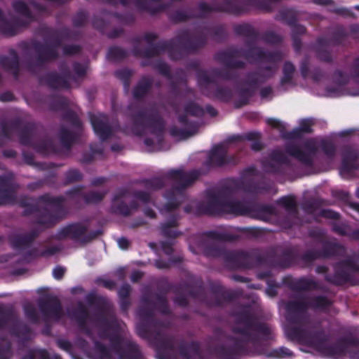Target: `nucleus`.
I'll return each instance as SVG.
<instances>
[{"instance_id":"obj_35","label":"nucleus","mask_w":359,"mask_h":359,"mask_svg":"<svg viewBox=\"0 0 359 359\" xmlns=\"http://www.w3.org/2000/svg\"><path fill=\"white\" fill-rule=\"evenodd\" d=\"M62 119L69 123L76 128L81 129L82 123L77 114L72 109H65L62 115Z\"/></svg>"},{"instance_id":"obj_7","label":"nucleus","mask_w":359,"mask_h":359,"mask_svg":"<svg viewBox=\"0 0 359 359\" xmlns=\"http://www.w3.org/2000/svg\"><path fill=\"white\" fill-rule=\"evenodd\" d=\"M62 46V40L56 37L51 43H42L37 40L31 42L34 51L33 60L27 62V69L34 72L36 68L43 67L46 64L59 58L58 48Z\"/></svg>"},{"instance_id":"obj_14","label":"nucleus","mask_w":359,"mask_h":359,"mask_svg":"<svg viewBox=\"0 0 359 359\" xmlns=\"http://www.w3.org/2000/svg\"><path fill=\"white\" fill-rule=\"evenodd\" d=\"M19 186L14 182V175L9 172L0 175V205L13 204L16 201V191Z\"/></svg>"},{"instance_id":"obj_38","label":"nucleus","mask_w":359,"mask_h":359,"mask_svg":"<svg viewBox=\"0 0 359 359\" xmlns=\"http://www.w3.org/2000/svg\"><path fill=\"white\" fill-rule=\"evenodd\" d=\"M115 76L122 81L126 90L129 88L130 84V79L133 72L127 68L118 69L114 73Z\"/></svg>"},{"instance_id":"obj_56","label":"nucleus","mask_w":359,"mask_h":359,"mask_svg":"<svg viewBox=\"0 0 359 359\" xmlns=\"http://www.w3.org/2000/svg\"><path fill=\"white\" fill-rule=\"evenodd\" d=\"M59 69L61 72L62 76L66 78L67 81L69 79L76 80V76L72 75L69 68L65 63H62L59 66Z\"/></svg>"},{"instance_id":"obj_21","label":"nucleus","mask_w":359,"mask_h":359,"mask_svg":"<svg viewBox=\"0 0 359 359\" xmlns=\"http://www.w3.org/2000/svg\"><path fill=\"white\" fill-rule=\"evenodd\" d=\"M139 208L138 203L133 200L129 204L125 201H111V212L123 217H129Z\"/></svg>"},{"instance_id":"obj_18","label":"nucleus","mask_w":359,"mask_h":359,"mask_svg":"<svg viewBox=\"0 0 359 359\" xmlns=\"http://www.w3.org/2000/svg\"><path fill=\"white\" fill-rule=\"evenodd\" d=\"M177 351L183 359H191L201 357V344L196 341H186L182 339L179 341Z\"/></svg>"},{"instance_id":"obj_23","label":"nucleus","mask_w":359,"mask_h":359,"mask_svg":"<svg viewBox=\"0 0 359 359\" xmlns=\"http://www.w3.org/2000/svg\"><path fill=\"white\" fill-rule=\"evenodd\" d=\"M36 130V126L34 123H27L22 127L20 126L18 133L19 142L24 146L32 147L34 142V135Z\"/></svg>"},{"instance_id":"obj_11","label":"nucleus","mask_w":359,"mask_h":359,"mask_svg":"<svg viewBox=\"0 0 359 359\" xmlns=\"http://www.w3.org/2000/svg\"><path fill=\"white\" fill-rule=\"evenodd\" d=\"M160 329L150 331L149 337L142 338L147 340L155 348L158 359H177L173 354L175 347L172 339L165 336Z\"/></svg>"},{"instance_id":"obj_46","label":"nucleus","mask_w":359,"mask_h":359,"mask_svg":"<svg viewBox=\"0 0 359 359\" xmlns=\"http://www.w3.org/2000/svg\"><path fill=\"white\" fill-rule=\"evenodd\" d=\"M92 25L93 28L99 31L100 33L105 34L109 26V23L100 17L94 16L92 21Z\"/></svg>"},{"instance_id":"obj_12","label":"nucleus","mask_w":359,"mask_h":359,"mask_svg":"<svg viewBox=\"0 0 359 359\" xmlns=\"http://www.w3.org/2000/svg\"><path fill=\"white\" fill-rule=\"evenodd\" d=\"M83 185L74 187L65 191L67 198L72 201L76 206L81 205L82 201L86 204H97L101 202L107 194V191L100 192L90 191L88 193H83Z\"/></svg>"},{"instance_id":"obj_32","label":"nucleus","mask_w":359,"mask_h":359,"mask_svg":"<svg viewBox=\"0 0 359 359\" xmlns=\"http://www.w3.org/2000/svg\"><path fill=\"white\" fill-rule=\"evenodd\" d=\"M49 106L53 111H65L69 107V100L64 96L52 95Z\"/></svg>"},{"instance_id":"obj_4","label":"nucleus","mask_w":359,"mask_h":359,"mask_svg":"<svg viewBox=\"0 0 359 359\" xmlns=\"http://www.w3.org/2000/svg\"><path fill=\"white\" fill-rule=\"evenodd\" d=\"M165 177L174 183L164 194L168 200L165 208L168 211H173L178 208L186 198V189L191 186L199 177V170H192L188 172L182 169H172Z\"/></svg>"},{"instance_id":"obj_39","label":"nucleus","mask_w":359,"mask_h":359,"mask_svg":"<svg viewBox=\"0 0 359 359\" xmlns=\"http://www.w3.org/2000/svg\"><path fill=\"white\" fill-rule=\"evenodd\" d=\"M23 310L26 318L32 323H38L39 321V316L34 306L27 302L23 305Z\"/></svg>"},{"instance_id":"obj_57","label":"nucleus","mask_w":359,"mask_h":359,"mask_svg":"<svg viewBox=\"0 0 359 359\" xmlns=\"http://www.w3.org/2000/svg\"><path fill=\"white\" fill-rule=\"evenodd\" d=\"M39 250L36 248H32L31 250L26 252L24 255V259L27 262H29L31 259H34L38 257H41L40 255Z\"/></svg>"},{"instance_id":"obj_31","label":"nucleus","mask_w":359,"mask_h":359,"mask_svg":"<svg viewBox=\"0 0 359 359\" xmlns=\"http://www.w3.org/2000/svg\"><path fill=\"white\" fill-rule=\"evenodd\" d=\"M144 188L150 191H158L162 189L165 182L163 178L159 177H155L150 179H143L140 181Z\"/></svg>"},{"instance_id":"obj_6","label":"nucleus","mask_w":359,"mask_h":359,"mask_svg":"<svg viewBox=\"0 0 359 359\" xmlns=\"http://www.w3.org/2000/svg\"><path fill=\"white\" fill-rule=\"evenodd\" d=\"M173 109L177 116L178 122L184 128H180L177 126H172L169 129L170 135L178 140H185L197 134L199 125L196 121H190L188 116L196 117L201 116L202 107L194 101H189L184 104L182 113L177 105H175Z\"/></svg>"},{"instance_id":"obj_1","label":"nucleus","mask_w":359,"mask_h":359,"mask_svg":"<svg viewBox=\"0 0 359 359\" xmlns=\"http://www.w3.org/2000/svg\"><path fill=\"white\" fill-rule=\"evenodd\" d=\"M140 41V37L133 39L135 44L132 51L135 57L144 58L158 56L162 52L167 51L171 60L178 61L202 47V36H196L188 30H182L170 40L160 41L144 49L139 46Z\"/></svg>"},{"instance_id":"obj_58","label":"nucleus","mask_w":359,"mask_h":359,"mask_svg":"<svg viewBox=\"0 0 359 359\" xmlns=\"http://www.w3.org/2000/svg\"><path fill=\"white\" fill-rule=\"evenodd\" d=\"M12 351L10 345L0 344V359H11Z\"/></svg>"},{"instance_id":"obj_5","label":"nucleus","mask_w":359,"mask_h":359,"mask_svg":"<svg viewBox=\"0 0 359 359\" xmlns=\"http://www.w3.org/2000/svg\"><path fill=\"white\" fill-rule=\"evenodd\" d=\"M133 123V133L137 136H143L146 130L149 129L151 134L155 135L159 142L163 140L165 122L155 107L142 109L129 115Z\"/></svg>"},{"instance_id":"obj_61","label":"nucleus","mask_w":359,"mask_h":359,"mask_svg":"<svg viewBox=\"0 0 359 359\" xmlns=\"http://www.w3.org/2000/svg\"><path fill=\"white\" fill-rule=\"evenodd\" d=\"M60 251V248L57 246H51L49 247L40 252V255L41 257H46L49 256H53L55 254L59 252Z\"/></svg>"},{"instance_id":"obj_34","label":"nucleus","mask_w":359,"mask_h":359,"mask_svg":"<svg viewBox=\"0 0 359 359\" xmlns=\"http://www.w3.org/2000/svg\"><path fill=\"white\" fill-rule=\"evenodd\" d=\"M314 149V146L312 144L309 143L301 149H295L290 151V154L299 158L300 161L308 162L309 156L313 153Z\"/></svg>"},{"instance_id":"obj_16","label":"nucleus","mask_w":359,"mask_h":359,"mask_svg":"<svg viewBox=\"0 0 359 359\" xmlns=\"http://www.w3.org/2000/svg\"><path fill=\"white\" fill-rule=\"evenodd\" d=\"M130 1H133L135 8L140 12H146L151 16H156V15L165 11L168 5L167 4H160L154 6L147 0H118V4L123 6H128Z\"/></svg>"},{"instance_id":"obj_50","label":"nucleus","mask_w":359,"mask_h":359,"mask_svg":"<svg viewBox=\"0 0 359 359\" xmlns=\"http://www.w3.org/2000/svg\"><path fill=\"white\" fill-rule=\"evenodd\" d=\"M184 210L187 213H193L197 216L202 215V201L197 202L196 206L193 204H188L184 206Z\"/></svg>"},{"instance_id":"obj_20","label":"nucleus","mask_w":359,"mask_h":359,"mask_svg":"<svg viewBox=\"0 0 359 359\" xmlns=\"http://www.w3.org/2000/svg\"><path fill=\"white\" fill-rule=\"evenodd\" d=\"M71 316L76 321L81 330L88 336L91 334V331L87 323L90 317L89 311L82 302L78 303L76 308L72 311Z\"/></svg>"},{"instance_id":"obj_53","label":"nucleus","mask_w":359,"mask_h":359,"mask_svg":"<svg viewBox=\"0 0 359 359\" xmlns=\"http://www.w3.org/2000/svg\"><path fill=\"white\" fill-rule=\"evenodd\" d=\"M61 38L65 39H76L79 36L78 32H73L67 27L61 29L59 32Z\"/></svg>"},{"instance_id":"obj_42","label":"nucleus","mask_w":359,"mask_h":359,"mask_svg":"<svg viewBox=\"0 0 359 359\" xmlns=\"http://www.w3.org/2000/svg\"><path fill=\"white\" fill-rule=\"evenodd\" d=\"M23 357L25 359H50V354L46 349H31Z\"/></svg>"},{"instance_id":"obj_28","label":"nucleus","mask_w":359,"mask_h":359,"mask_svg":"<svg viewBox=\"0 0 359 359\" xmlns=\"http://www.w3.org/2000/svg\"><path fill=\"white\" fill-rule=\"evenodd\" d=\"M34 149L43 155H48L55 152V145L50 138L45 137L37 142H34L32 145Z\"/></svg>"},{"instance_id":"obj_51","label":"nucleus","mask_w":359,"mask_h":359,"mask_svg":"<svg viewBox=\"0 0 359 359\" xmlns=\"http://www.w3.org/2000/svg\"><path fill=\"white\" fill-rule=\"evenodd\" d=\"M162 235L169 238H176L182 234L180 231L173 229V227L161 226Z\"/></svg>"},{"instance_id":"obj_36","label":"nucleus","mask_w":359,"mask_h":359,"mask_svg":"<svg viewBox=\"0 0 359 359\" xmlns=\"http://www.w3.org/2000/svg\"><path fill=\"white\" fill-rule=\"evenodd\" d=\"M64 185L67 186L83 180V175L81 172L76 168H71L65 173Z\"/></svg>"},{"instance_id":"obj_13","label":"nucleus","mask_w":359,"mask_h":359,"mask_svg":"<svg viewBox=\"0 0 359 359\" xmlns=\"http://www.w3.org/2000/svg\"><path fill=\"white\" fill-rule=\"evenodd\" d=\"M39 309L45 320H60L63 315L60 300L56 296L47 295L38 300Z\"/></svg>"},{"instance_id":"obj_26","label":"nucleus","mask_w":359,"mask_h":359,"mask_svg":"<svg viewBox=\"0 0 359 359\" xmlns=\"http://www.w3.org/2000/svg\"><path fill=\"white\" fill-rule=\"evenodd\" d=\"M79 137L76 133L69 130L64 126L60 127L59 138L62 146L66 149L69 150L72 145L77 142Z\"/></svg>"},{"instance_id":"obj_40","label":"nucleus","mask_w":359,"mask_h":359,"mask_svg":"<svg viewBox=\"0 0 359 359\" xmlns=\"http://www.w3.org/2000/svg\"><path fill=\"white\" fill-rule=\"evenodd\" d=\"M111 15L115 18L120 23L123 25H132L135 21V16L132 13H120L118 12H114L111 13Z\"/></svg>"},{"instance_id":"obj_10","label":"nucleus","mask_w":359,"mask_h":359,"mask_svg":"<svg viewBox=\"0 0 359 359\" xmlns=\"http://www.w3.org/2000/svg\"><path fill=\"white\" fill-rule=\"evenodd\" d=\"M111 349L119 359H142V353L140 346L135 341L123 339L119 334L113 333L109 336Z\"/></svg>"},{"instance_id":"obj_30","label":"nucleus","mask_w":359,"mask_h":359,"mask_svg":"<svg viewBox=\"0 0 359 359\" xmlns=\"http://www.w3.org/2000/svg\"><path fill=\"white\" fill-rule=\"evenodd\" d=\"M128 56V52L119 46H114L109 48L107 58L113 62H121Z\"/></svg>"},{"instance_id":"obj_43","label":"nucleus","mask_w":359,"mask_h":359,"mask_svg":"<svg viewBox=\"0 0 359 359\" xmlns=\"http://www.w3.org/2000/svg\"><path fill=\"white\" fill-rule=\"evenodd\" d=\"M95 348L98 353L97 359H114L110 348L100 341H95Z\"/></svg>"},{"instance_id":"obj_55","label":"nucleus","mask_w":359,"mask_h":359,"mask_svg":"<svg viewBox=\"0 0 359 359\" xmlns=\"http://www.w3.org/2000/svg\"><path fill=\"white\" fill-rule=\"evenodd\" d=\"M49 183L48 177H46L43 180H38L36 182L29 183L27 185V189L30 191H35L43 187L45 184H48Z\"/></svg>"},{"instance_id":"obj_9","label":"nucleus","mask_w":359,"mask_h":359,"mask_svg":"<svg viewBox=\"0 0 359 359\" xmlns=\"http://www.w3.org/2000/svg\"><path fill=\"white\" fill-rule=\"evenodd\" d=\"M158 287L164 292L163 295L165 296L166 293L172 291L176 294L173 299L174 303L181 307H186L189 305V300L187 296L197 297L202 290V285L201 283H198L197 288L195 289L193 285L186 282L172 284L166 280H162L159 283Z\"/></svg>"},{"instance_id":"obj_19","label":"nucleus","mask_w":359,"mask_h":359,"mask_svg":"<svg viewBox=\"0 0 359 359\" xmlns=\"http://www.w3.org/2000/svg\"><path fill=\"white\" fill-rule=\"evenodd\" d=\"M41 83L46 85L52 89H69L70 83L66 78L62 77L56 72H50L39 79Z\"/></svg>"},{"instance_id":"obj_63","label":"nucleus","mask_w":359,"mask_h":359,"mask_svg":"<svg viewBox=\"0 0 359 359\" xmlns=\"http://www.w3.org/2000/svg\"><path fill=\"white\" fill-rule=\"evenodd\" d=\"M161 249L167 255H171L173 252V243L171 241H163L161 243Z\"/></svg>"},{"instance_id":"obj_17","label":"nucleus","mask_w":359,"mask_h":359,"mask_svg":"<svg viewBox=\"0 0 359 359\" xmlns=\"http://www.w3.org/2000/svg\"><path fill=\"white\" fill-rule=\"evenodd\" d=\"M9 55H1L0 57V65L6 72H11L15 80L20 76V57L17 51L11 48L8 51Z\"/></svg>"},{"instance_id":"obj_29","label":"nucleus","mask_w":359,"mask_h":359,"mask_svg":"<svg viewBox=\"0 0 359 359\" xmlns=\"http://www.w3.org/2000/svg\"><path fill=\"white\" fill-rule=\"evenodd\" d=\"M12 7L16 13L31 20H36L34 15L25 1L22 0L14 1L12 3Z\"/></svg>"},{"instance_id":"obj_8","label":"nucleus","mask_w":359,"mask_h":359,"mask_svg":"<svg viewBox=\"0 0 359 359\" xmlns=\"http://www.w3.org/2000/svg\"><path fill=\"white\" fill-rule=\"evenodd\" d=\"M102 233L101 229L88 232L87 226L81 222H73L62 227L55 235L54 238L57 241L69 238L81 245H86L98 238Z\"/></svg>"},{"instance_id":"obj_41","label":"nucleus","mask_w":359,"mask_h":359,"mask_svg":"<svg viewBox=\"0 0 359 359\" xmlns=\"http://www.w3.org/2000/svg\"><path fill=\"white\" fill-rule=\"evenodd\" d=\"M86 301L90 306H95L97 307L104 306L107 300L104 297L97 295L94 292H90L86 296Z\"/></svg>"},{"instance_id":"obj_27","label":"nucleus","mask_w":359,"mask_h":359,"mask_svg":"<svg viewBox=\"0 0 359 359\" xmlns=\"http://www.w3.org/2000/svg\"><path fill=\"white\" fill-rule=\"evenodd\" d=\"M22 124V121L20 118H15L9 122L2 121L0 123L1 135L2 139L11 140L14 130H19Z\"/></svg>"},{"instance_id":"obj_25","label":"nucleus","mask_w":359,"mask_h":359,"mask_svg":"<svg viewBox=\"0 0 359 359\" xmlns=\"http://www.w3.org/2000/svg\"><path fill=\"white\" fill-rule=\"evenodd\" d=\"M8 241L14 250L29 248L33 244L27 233L10 235L8 236Z\"/></svg>"},{"instance_id":"obj_62","label":"nucleus","mask_w":359,"mask_h":359,"mask_svg":"<svg viewBox=\"0 0 359 359\" xmlns=\"http://www.w3.org/2000/svg\"><path fill=\"white\" fill-rule=\"evenodd\" d=\"M29 4L39 13H46L50 14V11H48V8L36 1H30Z\"/></svg>"},{"instance_id":"obj_33","label":"nucleus","mask_w":359,"mask_h":359,"mask_svg":"<svg viewBox=\"0 0 359 359\" xmlns=\"http://www.w3.org/2000/svg\"><path fill=\"white\" fill-rule=\"evenodd\" d=\"M168 20L174 24L184 22L191 18V15L187 11L177 9L168 13Z\"/></svg>"},{"instance_id":"obj_52","label":"nucleus","mask_w":359,"mask_h":359,"mask_svg":"<svg viewBox=\"0 0 359 359\" xmlns=\"http://www.w3.org/2000/svg\"><path fill=\"white\" fill-rule=\"evenodd\" d=\"M73 70L76 76L84 77L86 74V67L79 62H74L72 65Z\"/></svg>"},{"instance_id":"obj_45","label":"nucleus","mask_w":359,"mask_h":359,"mask_svg":"<svg viewBox=\"0 0 359 359\" xmlns=\"http://www.w3.org/2000/svg\"><path fill=\"white\" fill-rule=\"evenodd\" d=\"M0 27L1 31L8 36H15L18 33L12 19L8 20L5 18L0 23Z\"/></svg>"},{"instance_id":"obj_22","label":"nucleus","mask_w":359,"mask_h":359,"mask_svg":"<svg viewBox=\"0 0 359 359\" xmlns=\"http://www.w3.org/2000/svg\"><path fill=\"white\" fill-rule=\"evenodd\" d=\"M154 83V79L149 76H142L133 90L134 99L140 100L143 99L151 90Z\"/></svg>"},{"instance_id":"obj_15","label":"nucleus","mask_w":359,"mask_h":359,"mask_svg":"<svg viewBox=\"0 0 359 359\" xmlns=\"http://www.w3.org/2000/svg\"><path fill=\"white\" fill-rule=\"evenodd\" d=\"M90 121L95 133L101 141H105L112 135V128L107 116L90 114Z\"/></svg>"},{"instance_id":"obj_3","label":"nucleus","mask_w":359,"mask_h":359,"mask_svg":"<svg viewBox=\"0 0 359 359\" xmlns=\"http://www.w3.org/2000/svg\"><path fill=\"white\" fill-rule=\"evenodd\" d=\"M154 297L155 302L152 301L149 294H144L141 298L144 305L138 309L140 322L136 327L137 334L140 337H149L150 331L162 327V322L154 317L155 309L163 314L170 312L166 296L157 293Z\"/></svg>"},{"instance_id":"obj_24","label":"nucleus","mask_w":359,"mask_h":359,"mask_svg":"<svg viewBox=\"0 0 359 359\" xmlns=\"http://www.w3.org/2000/svg\"><path fill=\"white\" fill-rule=\"evenodd\" d=\"M346 83V76L343 74L339 75V78L337 79L336 83L334 86L330 87L327 90V95L330 97H338L341 95H359V90L355 91H348L344 89Z\"/></svg>"},{"instance_id":"obj_60","label":"nucleus","mask_w":359,"mask_h":359,"mask_svg":"<svg viewBox=\"0 0 359 359\" xmlns=\"http://www.w3.org/2000/svg\"><path fill=\"white\" fill-rule=\"evenodd\" d=\"M131 287L129 284L123 285L118 291L119 298H130Z\"/></svg>"},{"instance_id":"obj_49","label":"nucleus","mask_w":359,"mask_h":359,"mask_svg":"<svg viewBox=\"0 0 359 359\" xmlns=\"http://www.w3.org/2000/svg\"><path fill=\"white\" fill-rule=\"evenodd\" d=\"M14 22L15 27L19 32L22 29L27 28L29 26V25L34 22V20H31L30 19H22L19 17H14L11 18Z\"/></svg>"},{"instance_id":"obj_59","label":"nucleus","mask_w":359,"mask_h":359,"mask_svg":"<svg viewBox=\"0 0 359 359\" xmlns=\"http://www.w3.org/2000/svg\"><path fill=\"white\" fill-rule=\"evenodd\" d=\"M56 344L60 349L68 353L72 352V344L69 341L66 339H57Z\"/></svg>"},{"instance_id":"obj_2","label":"nucleus","mask_w":359,"mask_h":359,"mask_svg":"<svg viewBox=\"0 0 359 359\" xmlns=\"http://www.w3.org/2000/svg\"><path fill=\"white\" fill-rule=\"evenodd\" d=\"M65 201L63 196H53L46 193L36 198L22 196L18 203L24 208L22 216L34 215V224L51 228L67 217L68 210L64 205Z\"/></svg>"},{"instance_id":"obj_44","label":"nucleus","mask_w":359,"mask_h":359,"mask_svg":"<svg viewBox=\"0 0 359 359\" xmlns=\"http://www.w3.org/2000/svg\"><path fill=\"white\" fill-rule=\"evenodd\" d=\"M153 68L168 79H172L170 67L166 62L162 60H157L153 64Z\"/></svg>"},{"instance_id":"obj_37","label":"nucleus","mask_w":359,"mask_h":359,"mask_svg":"<svg viewBox=\"0 0 359 359\" xmlns=\"http://www.w3.org/2000/svg\"><path fill=\"white\" fill-rule=\"evenodd\" d=\"M88 13L83 9H80L72 18V25L74 27H84L88 20Z\"/></svg>"},{"instance_id":"obj_47","label":"nucleus","mask_w":359,"mask_h":359,"mask_svg":"<svg viewBox=\"0 0 359 359\" xmlns=\"http://www.w3.org/2000/svg\"><path fill=\"white\" fill-rule=\"evenodd\" d=\"M12 315V309L0 306V328H3L7 325Z\"/></svg>"},{"instance_id":"obj_54","label":"nucleus","mask_w":359,"mask_h":359,"mask_svg":"<svg viewBox=\"0 0 359 359\" xmlns=\"http://www.w3.org/2000/svg\"><path fill=\"white\" fill-rule=\"evenodd\" d=\"M133 196L144 203H148L151 201V195L147 191H135L133 192Z\"/></svg>"},{"instance_id":"obj_64","label":"nucleus","mask_w":359,"mask_h":359,"mask_svg":"<svg viewBox=\"0 0 359 359\" xmlns=\"http://www.w3.org/2000/svg\"><path fill=\"white\" fill-rule=\"evenodd\" d=\"M65 271V268L61 266H57L53 270V276L55 279L60 280L63 278Z\"/></svg>"},{"instance_id":"obj_48","label":"nucleus","mask_w":359,"mask_h":359,"mask_svg":"<svg viewBox=\"0 0 359 359\" xmlns=\"http://www.w3.org/2000/svg\"><path fill=\"white\" fill-rule=\"evenodd\" d=\"M81 46L77 44L65 45L62 46L63 55L66 56L78 55L81 53Z\"/></svg>"}]
</instances>
